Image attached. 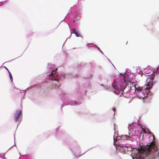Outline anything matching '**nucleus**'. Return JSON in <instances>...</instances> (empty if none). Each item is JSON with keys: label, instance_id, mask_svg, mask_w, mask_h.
<instances>
[{"label": "nucleus", "instance_id": "obj_9", "mask_svg": "<svg viewBox=\"0 0 159 159\" xmlns=\"http://www.w3.org/2000/svg\"><path fill=\"white\" fill-rule=\"evenodd\" d=\"M54 70L52 71V72L51 74L49 75L50 78H55V76L54 75Z\"/></svg>", "mask_w": 159, "mask_h": 159}, {"label": "nucleus", "instance_id": "obj_2", "mask_svg": "<svg viewBox=\"0 0 159 159\" xmlns=\"http://www.w3.org/2000/svg\"><path fill=\"white\" fill-rule=\"evenodd\" d=\"M153 77L152 76L149 77L146 79V84L143 87V93L144 97H147V95L149 92V89L153 86Z\"/></svg>", "mask_w": 159, "mask_h": 159}, {"label": "nucleus", "instance_id": "obj_12", "mask_svg": "<svg viewBox=\"0 0 159 159\" xmlns=\"http://www.w3.org/2000/svg\"><path fill=\"white\" fill-rule=\"evenodd\" d=\"M142 131H143V132L144 133H147L146 130L144 129H143V128L142 129Z\"/></svg>", "mask_w": 159, "mask_h": 159}, {"label": "nucleus", "instance_id": "obj_7", "mask_svg": "<svg viewBox=\"0 0 159 159\" xmlns=\"http://www.w3.org/2000/svg\"><path fill=\"white\" fill-rule=\"evenodd\" d=\"M134 88H135L136 90V91H138V92H139L140 91H141L142 90V89H143V87H141V88L140 87H138V88H137L136 87V86L135 84H134Z\"/></svg>", "mask_w": 159, "mask_h": 159}, {"label": "nucleus", "instance_id": "obj_5", "mask_svg": "<svg viewBox=\"0 0 159 159\" xmlns=\"http://www.w3.org/2000/svg\"><path fill=\"white\" fill-rule=\"evenodd\" d=\"M122 139L123 140H129V137L127 135H123L121 137Z\"/></svg>", "mask_w": 159, "mask_h": 159}, {"label": "nucleus", "instance_id": "obj_13", "mask_svg": "<svg viewBox=\"0 0 159 159\" xmlns=\"http://www.w3.org/2000/svg\"><path fill=\"white\" fill-rule=\"evenodd\" d=\"M74 102H75V104H77L78 103L77 102H76V101H75Z\"/></svg>", "mask_w": 159, "mask_h": 159}, {"label": "nucleus", "instance_id": "obj_4", "mask_svg": "<svg viewBox=\"0 0 159 159\" xmlns=\"http://www.w3.org/2000/svg\"><path fill=\"white\" fill-rule=\"evenodd\" d=\"M21 111L20 110H18L16 111L15 114V120L16 121L18 120L19 116L21 115Z\"/></svg>", "mask_w": 159, "mask_h": 159}, {"label": "nucleus", "instance_id": "obj_3", "mask_svg": "<svg viewBox=\"0 0 159 159\" xmlns=\"http://www.w3.org/2000/svg\"><path fill=\"white\" fill-rule=\"evenodd\" d=\"M153 77L152 76L149 77L146 79V84L143 87V93L144 97H147V95L149 92V89L153 86Z\"/></svg>", "mask_w": 159, "mask_h": 159}, {"label": "nucleus", "instance_id": "obj_10", "mask_svg": "<svg viewBox=\"0 0 159 159\" xmlns=\"http://www.w3.org/2000/svg\"><path fill=\"white\" fill-rule=\"evenodd\" d=\"M57 84L56 85L55 87H54L55 88H56L59 87V84L58 82L57 81Z\"/></svg>", "mask_w": 159, "mask_h": 159}, {"label": "nucleus", "instance_id": "obj_11", "mask_svg": "<svg viewBox=\"0 0 159 159\" xmlns=\"http://www.w3.org/2000/svg\"><path fill=\"white\" fill-rule=\"evenodd\" d=\"M125 77H123V81H124V84H125V85H126V81H125Z\"/></svg>", "mask_w": 159, "mask_h": 159}, {"label": "nucleus", "instance_id": "obj_6", "mask_svg": "<svg viewBox=\"0 0 159 159\" xmlns=\"http://www.w3.org/2000/svg\"><path fill=\"white\" fill-rule=\"evenodd\" d=\"M72 30L73 32V33L76 35L77 37H79L80 36V34L76 31V30L75 29H72Z\"/></svg>", "mask_w": 159, "mask_h": 159}, {"label": "nucleus", "instance_id": "obj_8", "mask_svg": "<svg viewBox=\"0 0 159 159\" xmlns=\"http://www.w3.org/2000/svg\"><path fill=\"white\" fill-rule=\"evenodd\" d=\"M6 69L8 70V71L9 72V76H10V79L11 80V82H12L13 81V78H12V75L11 73V72H10V71L8 70L7 68H6Z\"/></svg>", "mask_w": 159, "mask_h": 159}, {"label": "nucleus", "instance_id": "obj_1", "mask_svg": "<svg viewBox=\"0 0 159 159\" xmlns=\"http://www.w3.org/2000/svg\"><path fill=\"white\" fill-rule=\"evenodd\" d=\"M155 145L154 143L152 142L149 145L143 148H141L139 149L138 153L135 155V157L133 159H143L141 156H145L149 154L152 149L155 150Z\"/></svg>", "mask_w": 159, "mask_h": 159}]
</instances>
